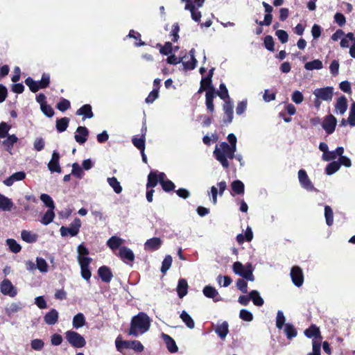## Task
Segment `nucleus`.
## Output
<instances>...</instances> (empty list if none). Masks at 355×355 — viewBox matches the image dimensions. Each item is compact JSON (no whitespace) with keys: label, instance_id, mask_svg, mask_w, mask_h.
Instances as JSON below:
<instances>
[{"label":"nucleus","instance_id":"obj_40","mask_svg":"<svg viewBox=\"0 0 355 355\" xmlns=\"http://www.w3.org/2000/svg\"><path fill=\"white\" fill-rule=\"evenodd\" d=\"M340 163H339L337 161H334L327 166L325 168L326 174L328 175H333L334 173L337 172L340 169Z\"/></svg>","mask_w":355,"mask_h":355},{"label":"nucleus","instance_id":"obj_18","mask_svg":"<svg viewBox=\"0 0 355 355\" xmlns=\"http://www.w3.org/2000/svg\"><path fill=\"white\" fill-rule=\"evenodd\" d=\"M98 273L101 279L104 282H110L112 279V273L107 266H101L98 270Z\"/></svg>","mask_w":355,"mask_h":355},{"label":"nucleus","instance_id":"obj_60","mask_svg":"<svg viewBox=\"0 0 355 355\" xmlns=\"http://www.w3.org/2000/svg\"><path fill=\"white\" fill-rule=\"evenodd\" d=\"M264 45H265V47L270 51H274L275 49H274V42H273V39H272V37L270 36V35H267L265 39H264Z\"/></svg>","mask_w":355,"mask_h":355},{"label":"nucleus","instance_id":"obj_56","mask_svg":"<svg viewBox=\"0 0 355 355\" xmlns=\"http://www.w3.org/2000/svg\"><path fill=\"white\" fill-rule=\"evenodd\" d=\"M217 282L218 283L224 287L228 286L232 283V279L228 276H221L219 275L217 277Z\"/></svg>","mask_w":355,"mask_h":355},{"label":"nucleus","instance_id":"obj_2","mask_svg":"<svg viewBox=\"0 0 355 355\" xmlns=\"http://www.w3.org/2000/svg\"><path fill=\"white\" fill-rule=\"evenodd\" d=\"M236 149L230 147L226 142H222L219 146H216L214 151L216 159L220 162L224 168L229 166L227 158L233 159Z\"/></svg>","mask_w":355,"mask_h":355},{"label":"nucleus","instance_id":"obj_52","mask_svg":"<svg viewBox=\"0 0 355 355\" xmlns=\"http://www.w3.org/2000/svg\"><path fill=\"white\" fill-rule=\"evenodd\" d=\"M285 316L282 311H278L276 317V327L281 329L285 322Z\"/></svg>","mask_w":355,"mask_h":355},{"label":"nucleus","instance_id":"obj_55","mask_svg":"<svg viewBox=\"0 0 355 355\" xmlns=\"http://www.w3.org/2000/svg\"><path fill=\"white\" fill-rule=\"evenodd\" d=\"M348 123L351 126L355 125V102L352 103L351 105L348 117Z\"/></svg>","mask_w":355,"mask_h":355},{"label":"nucleus","instance_id":"obj_58","mask_svg":"<svg viewBox=\"0 0 355 355\" xmlns=\"http://www.w3.org/2000/svg\"><path fill=\"white\" fill-rule=\"evenodd\" d=\"M44 343L40 339H34L31 343V346L33 349L40 351L44 347Z\"/></svg>","mask_w":355,"mask_h":355},{"label":"nucleus","instance_id":"obj_32","mask_svg":"<svg viewBox=\"0 0 355 355\" xmlns=\"http://www.w3.org/2000/svg\"><path fill=\"white\" fill-rule=\"evenodd\" d=\"M249 295H250V300L252 301V302L254 305L258 306H261L263 304L264 301H263V298L260 296V294L257 291H255V290L252 291L249 293Z\"/></svg>","mask_w":355,"mask_h":355},{"label":"nucleus","instance_id":"obj_53","mask_svg":"<svg viewBox=\"0 0 355 355\" xmlns=\"http://www.w3.org/2000/svg\"><path fill=\"white\" fill-rule=\"evenodd\" d=\"M239 317L241 320L247 322H250L253 320L252 313L246 309L241 310Z\"/></svg>","mask_w":355,"mask_h":355},{"label":"nucleus","instance_id":"obj_63","mask_svg":"<svg viewBox=\"0 0 355 355\" xmlns=\"http://www.w3.org/2000/svg\"><path fill=\"white\" fill-rule=\"evenodd\" d=\"M44 140L42 137H37L35 139L33 146L37 151H41L44 148Z\"/></svg>","mask_w":355,"mask_h":355},{"label":"nucleus","instance_id":"obj_11","mask_svg":"<svg viewBox=\"0 0 355 355\" xmlns=\"http://www.w3.org/2000/svg\"><path fill=\"white\" fill-rule=\"evenodd\" d=\"M60 154L57 151H53L51 159L48 164V168L51 172H61V168L59 164Z\"/></svg>","mask_w":355,"mask_h":355},{"label":"nucleus","instance_id":"obj_19","mask_svg":"<svg viewBox=\"0 0 355 355\" xmlns=\"http://www.w3.org/2000/svg\"><path fill=\"white\" fill-rule=\"evenodd\" d=\"M162 245V241L159 238L154 237L146 241L144 244L146 250H156L159 248Z\"/></svg>","mask_w":355,"mask_h":355},{"label":"nucleus","instance_id":"obj_30","mask_svg":"<svg viewBox=\"0 0 355 355\" xmlns=\"http://www.w3.org/2000/svg\"><path fill=\"white\" fill-rule=\"evenodd\" d=\"M21 239L27 243L35 242L37 239V235L28 230H22L21 233Z\"/></svg>","mask_w":355,"mask_h":355},{"label":"nucleus","instance_id":"obj_7","mask_svg":"<svg viewBox=\"0 0 355 355\" xmlns=\"http://www.w3.org/2000/svg\"><path fill=\"white\" fill-rule=\"evenodd\" d=\"M81 226V221L79 218H75L70 224L69 227H61L60 231L62 236H66L68 234L74 236L78 234Z\"/></svg>","mask_w":355,"mask_h":355},{"label":"nucleus","instance_id":"obj_9","mask_svg":"<svg viewBox=\"0 0 355 355\" xmlns=\"http://www.w3.org/2000/svg\"><path fill=\"white\" fill-rule=\"evenodd\" d=\"M334 89L331 87H327L324 88L315 89L313 92V94L318 99L322 101H331L333 97Z\"/></svg>","mask_w":355,"mask_h":355},{"label":"nucleus","instance_id":"obj_1","mask_svg":"<svg viewBox=\"0 0 355 355\" xmlns=\"http://www.w3.org/2000/svg\"><path fill=\"white\" fill-rule=\"evenodd\" d=\"M150 326V318L146 313L140 312L132 318L128 334L137 337L146 332Z\"/></svg>","mask_w":355,"mask_h":355},{"label":"nucleus","instance_id":"obj_14","mask_svg":"<svg viewBox=\"0 0 355 355\" xmlns=\"http://www.w3.org/2000/svg\"><path fill=\"white\" fill-rule=\"evenodd\" d=\"M88 135L89 132L87 128L79 126L76 130V134L74 136V139L76 142L80 144H83L87 141Z\"/></svg>","mask_w":355,"mask_h":355},{"label":"nucleus","instance_id":"obj_20","mask_svg":"<svg viewBox=\"0 0 355 355\" xmlns=\"http://www.w3.org/2000/svg\"><path fill=\"white\" fill-rule=\"evenodd\" d=\"M14 207V204L11 199L0 194V209L2 211H10Z\"/></svg>","mask_w":355,"mask_h":355},{"label":"nucleus","instance_id":"obj_24","mask_svg":"<svg viewBox=\"0 0 355 355\" xmlns=\"http://www.w3.org/2000/svg\"><path fill=\"white\" fill-rule=\"evenodd\" d=\"M162 338L166 345L167 349L171 353H175L178 351V347L176 345L175 340L168 335L162 334Z\"/></svg>","mask_w":355,"mask_h":355},{"label":"nucleus","instance_id":"obj_57","mask_svg":"<svg viewBox=\"0 0 355 355\" xmlns=\"http://www.w3.org/2000/svg\"><path fill=\"white\" fill-rule=\"evenodd\" d=\"M275 35L282 43L284 44L288 42V35L285 31L277 30Z\"/></svg>","mask_w":355,"mask_h":355},{"label":"nucleus","instance_id":"obj_51","mask_svg":"<svg viewBox=\"0 0 355 355\" xmlns=\"http://www.w3.org/2000/svg\"><path fill=\"white\" fill-rule=\"evenodd\" d=\"M213 69L210 70L209 71V74L208 76V77L207 78H204L201 80V82H200V85L203 86V87L205 89H207V91L210 88V87H213L211 85V76H212V74H213Z\"/></svg>","mask_w":355,"mask_h":355},{"label":"nucleus","instance_id":"obj_48","mask_svg":"<svg viewBox=\"0 0 355 355\" xmlns=\"http://www.w3.org/2000/svg\"><path fill=\"white\" fill-rule=\"evenodd\" d=\"M232 189L234 192L237 194H242L244 193V184L240 180H235L232 183Z\"/></svg>","mask_w":355,"mask_h":355},{"label":"nucleus","instance_id":"obj_8","mask_svg":"<svg viewBox=\"0 0 355 355\" xmlns=\"http://www.w3.org/2000/svg\"><path fill=\"white\" fill-rule=\"evenodd\" d=\"M0 289L2 294L12 297L16 296L17 294L16 288L8 279H4L0 283Z\"/></svg>","mask_w":355,"mask_h":355},{"label":"nucleus","instance_id":"obj_37","mask_svg":"<svg viewBox=\"0 0 355 355\" xmlns=\"http://www.w3.org/2000/svg\"><path fill=\"white\" fill-rule=\"evenodd\" d=\"M85 324V318L81 313L76 314L73 318V327L79 329Z\"/></svg>","mask_w":355,"mask_h":355},{"label":"nucleus","instance_id":"obj_49","mask_svg":"<svg viewBox=\"0 0 355 355\" xmlns=\"http://www.w3.org/2000/svg\"><path fill=\"white\" fill-rule=\"evenodd\" d=\"M40 200L49 209H55L54 202L49 195L46 193L42 194L40 196Z\"/></svg>","mask_w":355,"mask_h":355},{"label":"nucleus","instance_id":"obj_36","mask_svg":"<svg viewBox=\"0 0 355 355\" xmlns=\"http://www.w3.org/2000/svg\"><path fill=\"white\" fill-rule=\"evenodd\" d=\"M304 68L309 71H312L314 69L319 70L323 68V64L322 61L316 59L313 61L306 62L304 64Z\"/></svg>","mask_w":355,"mask_h":355},{"label":"nucleus","instance_id":"obj_5","mask_svg":"<svg viewBox=\"0 0 355 355\" xmlns=\"http://www.w3.org/2000/svg\"><path fill=\"white\" fill-rule=\"evenodd\" d=\"M186 2L185 10L191 12V18L196 21H199L201 18V12L196 9L202 6L205 0H184Z\"/></svg>","mask_w":355,"mask_h":355},{"label":"nucleus","instance_id":"obj_44","mask_svg":"<svg viewBox=\"0 0 355 355\" xmlns=\"http://www.w3.org/2000/svg\"><path fill=\"white\" fill-rule=\"evenodd\" d=\"M69 119L67 117L58 119L56 121V128L58 132H62L67 130L69 124Z\"/></svg>","mask_w":355,"mask_h":355},{"label":"nucleus","instance_id":"obj_26","mask_svg":"<svg viewBox=\"0 0 355 355\" xmlns=\"http://www.w3.org/2000/svg\"><path fill=\"white\" fill-rule=\"evenodd\" d=\"M124 241H125L123 239L113 236L107 241V245L110 249L114 250L119 248L124 243Z\"/></svg>","mask_w":355,"mask_h":355},{"label":"nucleus","instance_id":"obj_64","mask_svg":"<svg viewBox=\"0 0 355 355\" xmlns=\"http://www.w3.org/2000/svg\"><path fill=\"white\" fill-rule=\"evenodd\" d=\"M69 107L70 102L67 99H62L57 105V108L62 112L66 111Z\"/></svg>","mask_w":355,"mask_h":355},{"label":"nucleus","instance_id":"obj_41","mask_svg":"<svg viewBox=\"0 0 355 355\" xmlns=\"http://www.w3.org/2000/svg\"><path fill=\"white\" fill-rule=\"evenodd\" d=\"M76 114L78 115H85L87 118H92L93 117V113L92 111V107L88 105H84L82 106L80 109H78L76 112Z\"/></svg>","mask_w":355,"mask_h":355},{"label":"nucleus","instance_id":"obj_35","mask_svg":"<svg viewBox=\"0 0 355 355\" xmlns=\"http://www.w3.org/2000/svg\"><path fill=\"white\" fill-rule=\"evenodd\" d=\"M53 209H49L46 211V213L44 214L42 219L40 220V222L43 225H47L53 220V219L55 218V214H54Z\"/></svg>","mask_w":355,"mask_h":355},{"label":"nucleus","instance_id":"obj_15","mask_svg":"<svg viewBox=\"0 0 355 355\" xmlns=\"http://www.w3.org/2000/svg\"><path fill=\"white\" fill-rule=\"evenodd\" d=\"M26 178V173L23 171H19L13 173L12 175L6 178L3 183L8 187L12 186L14 182L17 181L23 180Z\"/></svg>","mask_w":355,"mask_h":355},{"label":"nucleus","instance_id":"obj_23","mask_svg":"<svg viewBox=\"0 0 355 355\" xmlns=\"http://www.w3.org/2000/svg\"><path fill=\"white\" fill-rule=\"evenodd\" d=\"M119 257L123 260H128L133 261L135 259V254L133 252L126 247H122L119 250Z\"/></svg>","mask_w":355,"mask_h":355},{"label":"nucleus","instance_id":"obj_17","mask_svg":"<svg viewBox=\"0 0 355 355\" xmlns=\"http://www.w3.org/2000/svg\"><path fill=\"white\" fill-rule=\"evenodd\" d=\"M344 153V148L343 147H338L335 150L328 151L326 154H322V159L324 161L334 160L338 157L341 156Z\"/></svg>","mask_w":355,"mask_h":355},{"label":"nucleus","instance_id":"obj_27","mask_svg":"<svg viewBox=\"0 0 355 355\" xmlns=\"http://www.w3.org/2000/svg\"><path fill=\"white\" fill-rule=\"evenodd\" d=\"M228 327V323L225 321L216 327L215 331L221 339H225L229 333Z\"/></svg>","mask_w":355,"mask_h":355},{"label":"nucleus","instance_id":"obj_33","mask_svg":"<svg viewBox=\"0 0 355 355\" xmlns=\"http://www.w3.org/2000/svg\"><path fill=\"white\" fill-rule=\"evenodd\" d=\"M157 171H152L148 175V182L146 184L147 189H153L158 183Z\"/></svg>","mask_w":355,"mask_h":355},{"label":"nucleus","instance_id":"obj_43","mask_svg":"<svg viewBox=\"0 0 355 355\" xmlns=\"http://www.w3.org/2000/svg\"><path fill=\"white\" fill-rule=\"evenodd\" d=\"M6 244L8 246L10 250L14 253H18L20 252L21 247V245L17 243V241L12 239H8L6 241Z\"/></svg>","mask_w":355,"mask_h":355},{"label":"nucleus","instance_id":"obj_39","mask_svg":"<svg viewBox=\"0 0 355 355\" xmlns=\"http://www.w3.org/2000/svg\"><path fill=\"white\" fill-rule=\"evenodd\" d=\"M36 266L40 272L46 273L49 271V265L46 260L42 257L36 258Z\"/></svg>","mask_w":355,"mask_h":355},{"label":"nucleus","instance_id":"obj_28","mask_svg":"<svg viewBox=\"0 0 355 355\" xmlns=\"http://www.w3.org/2000/svg\"><path fill=\"white\" fill-rule=\"evenodd\" d=\"M188 284L184 279H181L178 282L177 292L180 298H182L187 294Z\"/></svg>","mask_w":355,"mask_h":355},{"label":"nucleus","instance_id":"obj_12","mask_svg":"<svg viewBox=\"0 0 355 355\" xmlns=\"http://www.w3.org/2000/svg\"><path fill=\"white\" fill-rule=\"evenodd\" d=\"M298 178L303 188L310 191L313 189V186L304 170L301 169L298 171Z\"/></svg>","mask_w":355,"mask_h":355},{"label":"nucleus","instance_id":"obj_38","mask_svg":"<svg viewBox=\"0 0 355 355\" xmlns=\"http://www.w3.org/2000/svg\"><path fill=\"white\" fill-rule=\"evenodd\" d=\"M107 180L109 185L113 189L115 193L118 194L121 193L122 187L116 178H108Z\"/></svg>","mask_w":355,"mask_h":355},{"label":"nucleus","instance_id":"obj_3","mask_svg":"<svg viewBox=\"0 0 355 355\" xmlns=\"http://www.w3.org/2000/svg\"><path fill=\"white\" fill-rule=\"evenodd\" d=\"M115 345L119 352H122L124 349H132L137 352H141L144 349L141 342L138 340H122L120 336L116 338Z\"/></svg>","mask_w":355,"mask_h":355},{"label":"nucleus","instance_id":"obj_46","mask_svg":"<svg viewBox=\"0 0 355 355\" xmlns=\"http://www.w3.org/2000/svg\"><path fill=\"white\" fill-rule=\"evenodd\" d=\"M284 332L288 339H291L297 336V331L295 328L291 324H285Z\"/></svg>","mask_w":355,"mask_h":355},{"label":"nucleus","instance_id":"obj_6","mask_svg":"<svg viewBox=\"0 0 355 355\" xmlns=\"http://www.w3.org/2000/svg\"><path fill=\"white\" fill-rule=\"evenodd\" d=\"M65 338L67 342L73 347L81 348L83 347L86 341L83 336L74 331H67L65 332Z\"/></svg>","mask_w":355,"mask_h":355},{"label":"nucleus","instance_id":"obj_54","mask_svg":"<svg viewBox=\"0 0 355 355\" xmlns=\"http://www.w3.org/2000/svg\"><path fill=\"white\" fill-rule=\"evenodd\" d=\"M11 126L6 122H1L0 123V138H5L8 136V132L10 130Z\"/></svg>","mask_w":355,"mask_h":355},{"label":"nucleus","instance_id":"obj_21","mask_svg":"<svg viewBox=\"0 0 355 355\" xmlns=\"http://www.w3.org/2000/svg\"><path fill=\"white\" fill-rule=\"evenodd\" d=\"M58 312L54 309L46 313L44 317V322L49 325L55 324L58 322Z\"/></svg>","mask_w":355,"mask_h":355},{"label":"nucleus","instance_id":"obj_50","mask_svg":"<svg viewBox=\"0 0 355 355\" xmlns=\"http://www.w3.org/2000/svg\"><path fill=\"white\" fill-rule=\"evenodd\" d=\"M173 261V259L171 255H167L165 257L164 261H162L161 271L163 273H165L171 266Z\"/></svg>","mask_w":355,"mask_h":355},{"label":"nucleus","instance_id":"obj_61","mask_svg":"<svg viewBox=\"0 0 355 355\" xmlns=\"http://www.w3.org/2000/svg\"><path fill=\"white\" fill-rule=\"evenodd\" d=\"M347 37L351 40L352 45L349 48V55L355 58V37L354 35V33H348Z\"/></svg>","mask_w":355,"mask_h":355},{"label":"nucleus","instance_id":"obj_62","mask_svg":"<svg viewBox=\"0 0 355 355\" xmlns=\"http://www.w3.org/2000/svg\"><path fill=\"white\" fill-rule=\"evenodd\" d=\"M291 99L296 104H300L304 101V96L300 91H295L292 94Z\"/></svg>","mask_w":355,"mask_h":355},{"label":"nucleus","instance_id":"obj_13","mask_svg":"<svg viewBox=\"0 0 355 355\" xmlns=\"http://www.w3.org/2000/svg\"><path fill=\"white\" fill-rule=\"evenodd\" d=\"M336 119L333 115L327 116L322 123V128L328 134H331L336 125Z\"/></svg>","mask_w":355,"mask_h":355},{"label":"nucleus","instance_id":"obj_16","mask_svg":"<svg viewBox=\"0 0 355 355\" xmlns=\"http://www.w3.org/2000/svg\"><path fill=\"white\" fill-rule=\"evenodd\" d=\"M147 129L146 127L142 128L141 133L142 135L140 138L134 137L132 138V143L135 147H137L140 151H144L145 150V136Z\"/></svg>","mask_w":355,"mask_h":355},{"label":"nucleus","instance_id":"obj_59","mask_svg":"<svg viewBox=\"0 0 355 355\" xmlns=\"http://www.w3.org/2000/svg\"><path fill=\"white\" fill-rule=\"evenodd\" d=\"M71 174L78 178L82 177L83 170L78 163L73 164Z\"/></svg>","mask_w":355,"mask_h":355},{"label":"nucleus","instance_id":"obj_34","mask_svg":"<svg viewBox=\"0 0 355 355\" xmlns=\"http://www.w3.org/2000/svg\"><path fill=\"white\" fill-rule=\"evenodd\" d=\"M223 110L227 117V120L225 121V122L231 123L233 119V105L229 101H225L223 105Z\"/></svg>","mask_w":355,"mask_h":355},{"label":"nucleus","instance_id":"obj_29","mask_svg":"<svg viewBox=\"0 0 355 355\" xmlns=\"http://www.w3.org/2000/svg\"><path fill=\"white\" fill-rule=\"evenodd\" d=\"M304 334L309 338L314 337L313 340H320V343L321 342L319 329L315 326H311L309 329H306Z\"/></svg>","mask_w":355,"mask_h":355},{"label":"nucleus","instance_id":"obj_42","mask_svg":"<svg viewBox=\"0 0 355 355\" xmlns=\"http://www.w3.org/2000/svg\"><path fill=\"white\" fill-rule=\"evenodd\" d=\"M180 318L185 323L187 327L189 329H193L195 327V322L191 317L185 311H183L180 314Z\"/></svg>","mask_w":355,"mask_h":355},{"label":"nucleus","instance_id":"obj_10","mask_svg":"<svg viewBox=\"0 0 355 355\" xmlns=\"http://www.w3.org/2000/svg\"><path fill=\"white\" fill-rule=\"evenodd\" d=\"M291 277L293 281V283L297 287H300L302 285L304 282V277L302 270L298 266H294L291 269Z\"/></svg>","mask_w":355,"mask_h":355},{"label":"nucleus","instance_id":"obj_25","mask_svg":"<svg viewBox=\"0 0 355 355\" xmlns=\"http://www.w3.org/2000/svg\"><path fill=\"white\" fill-rule=\"evenodd\" d=\"M203 294L209 298H212L215 302L220 300L218 298V292L216 289L211 286H206L203 288Z\"/></svg>","mask_w":355,"mask_h":355},{"label":"nucleus","instance_id":"obj_47","mask_svg":"<svg viewBox=\"0 0 355 355\" xmlns=\"http://www.w3.org/2000/svg\"><path fill=\"white\" fill-rule=\"evenodd\" d=\"M324 216L327 225H331L334 222V214L331 208L328 205L324 207Z\"/></svg>","mask_w":355,"mask_h":355},{"label":"nucleus","instance_id":"obj_45","mask_svg":"<svg viewBox=\"0 0 355 355\" xmlns=\"http://www.w3.org/2000/svg\"><path fill=\"white\" fill-rule=\"evenodd\" d=\"M25 83L33 92H36L40 89V83L35 81L33 78L28 77L26 79Z\"/></svg>","mask_w":355,"mask_h":355},{"label":"nucleus","instance_id":"obj_22","mask_svg":"<svg viewBox=\"0 0 355 355\" xmlns=\"http://www.w3.org/2000/svg\"><path fill=\"white\" fill-rule=\"evenodd\" d=\"M335 108L337 114H343L346 112L347 109V101L344 96H342L337 100Z\"/></svg>","mask_w":355,"mask_h":355},{"label":"nucleus","instance_id":"obj_4","mask_svg":"<svg viewBox=\"0 0 355 355\" xmlns=\"http://www.w3.org/2000/svg\"><path fill=\"white\" fill-rule=\"evenodd\" d=\"M234 272L249 281H254V277L252 273V267L250 263L243 266L241 262H235L233 264Z\"/></svg>","mask_w":355,"mask_h":355},{"label":"nucleus","instance_id":"obj_31","mask_svg":"<svg viewBox=\"0 0 355 355\" xmlns=\"http://www.w3.org/2000/svg\"><path fill=\"white\" fill-rule=\"evenodd\" d=\"M7 139L2 141V144L6 147V150L10 152L13 145L18 141V138L15 135H8Z\"/></svg>","mask_w":355,"mask_h":355}]
</instances>
